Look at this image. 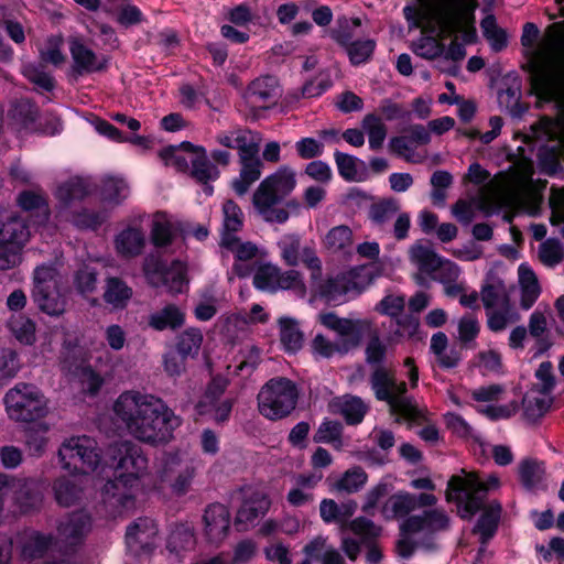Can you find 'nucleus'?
Returning a JSON list of instances; mask_svg holds the SVG:
<instances>
[{
  "label": "nucleus",
  "instance_id": "nucleus-39",
  "mask_svg": "<svg viewBox=\"0 0 564 564\" xmlns=\"http://www.w3.org/2000/svg\"><path fill=\"white\" fill-rule=\"evenodd\" d=\"M34 302L39 308L53 316L64 313L66 306V297L59 285L45 291H33Z\"/></svg>",
  "mask_w": 564,
  "mask_h": 564
},
{
  "label": "nucleus",
  "instance_id": "nucleus-44",
  "mask_svg": "<svg viewBox=\"0 0 564 564\" xmlns=\"http://www.w3.org/2000/svg\"><path fill=\"white\" fill-rule=\"evenodd\" d=\"M50 424L42 420L25 432V447L33 457H42L46 452L50 438Z\"/></svg>",
  "mask_w": 564,
  "mask_h": 564
},
{
  "label": "nucleus",
  "instance_id": "nucleus-22",
  "mask_svg": "<svg viewBox=\"0 0 564 564\" xmlns=\"http://www.w3.org/2000/svg\"><path fill=\"white\" fill-rule=\"evenodd\" d=\"M158 528L150 518H139L127 529L126 544L134 556L150 553L155 543Z\"/></svg>",
  "mask_w": 564,
  "mask_h": 564
},
{
  "label": "nucleus",
  "instance_id": "nucleus-12",
  "mask_svg": "<svg viewBox=\"0 0 564 564\" xmlns=\"http://www.w3.org/2000/svg\"><path fill=\"white\" fill-rule=\"evenodd\" d=\"M29 238V227L21 217L13 212H0V270L20 263L21 251Z\"/></svg>",
  "mask_w": 564,
  "mask_h": 564
},
{
  "label": "nucleus",
  "instance_id": "nucleus-1",
  "mask_svg": "<svg viewBox=\"0 0 564 564\" xmlns=\"http://www.w3.org/2000/svg\"><path fill=\"white\" fill-rule=\"evenodd\" d=\"M112 411L129 435L154 446L169 443L181 425V419L161 398L139 390L122 392Z\"/></svg>",
  "mask_w": 564,
  "mask_h": 564
},
{
  "label": "nucleus",
  "instance_id": "nucleus-7",
  "mask_svg": "<svg viewBox=\"0 0 564 564\" xmlns=\"http://www.w3.org/2000/svg\"><path fill=\"white\" fill-rule=\"evenodd\" d=\"M318 321L340 337V344H335L323 335L314 337L312 341L313 351L323 358H330L336 352L344 354L358 347L364 337L370 334L372 329V323L369 319L343 318L332 312L319 314Z\"/></svg>",
  "mask_w": 564,
  "mask_h": 564
},
{
  "label": "nucleus",
  "instance_id": "nucleus-48",
  "mask_svg": "<svg viewBox=\"0 0 564 564\" xmlns=\"http://www.w3.org/2000/svg\"><path fill=\"white\" fill-rule=\"evenodd\" d=\"M223 230L220 240L226 236L237 237V232L242 229L243 226V213L241 208L231 199L226 200L223 204Z\"/></svg>",
  "mask_w": 564,
  "mask_h": 564
},
{
  "label": "nucleus",
  "instance_id": "nucleus-24",
  "mask_svg": "<svg viewBox=\"0 0 564 564\" xmlns=\"http://www.w3.org/2000/svg\"><path fill=\"white\" fill-rule=\"evenodd\" d=\"M69 52L73 58V72L83 76L85 74H91L100 72L106 68L107 61L104 56L97 55L91 48H89L83 37L70 36L68 39Z\"/></svg>",
  "mask_w": 564,
  "mask_h": 564
},
{
  "label": "nucleus",
  "instance_id": "nucleus-53",
  "mask_svg": "<svg viewBox=\"0 0 564 564\" xmlns=\"http://www.w3.org/2000/svg\"><path fill=\"white\" fill-rule=\"evenodd\" d=\"M400 212V205L394 199H386L373 204L369 210V218L372 224L382 231H387V225Z\"/></svg>",
  "mask_w": 564,
  "mask_h": 564
},
{
  "label": "nucleus",
  "instance_id": "nucleus-60",
  "mask_svg": "<svg viewBox=\"0 0 564 564\" xmlns=\"http://www.w3.org/2000/svg\"><path fill=\"white\" fill-rule=\"evenodd\" d=\"M547 393L541 392L539 395H527L523 400L524 415L530 421H536L543 416L552 404V399L546 395Z\"/></svg>",
  "mask_w": 564,
  "mask_h": 564
},
{
  "label": "nucleus",
  "instance_id": "nucleus-15",
  "mask_svg": "<svg viewBox=\"0 0 564 564\" xmlns=\"http://www.w3.org/2000/svg\"><path fill=\"white\" fill-rule=\"evenodd\" d=\"M241 506L236 514V525L239 530H247L263 517L271 505L265 491L257 486H243L239 489Z\"/></svg>",
  "mask_w": 564,
  "mask_h": 564
},
{
  "label": "nucleus",
  "instance_id": "nucleus-36",
  "mask_svg": "<svg viewBox=\"0 0 564 564\" xmlns=\"http://www.w3.org/2000/svg\"><path fill=\"white\" fill-rule=\"evenodd\" d=\"M145 246V235L139 227H128L121 230L116 239L117 252L124 258H134L142 253Z\"/></svg>",
  "mask_w": 564,
  "mask_h": 564
},
{
  "label": "nucleus",
  "instance_id": "nucleus-11",
  "mask_svg": "<svg viewBox=\"0 0 564 564\" xmlns=\"http://www.w3.org/2000/svg\"><path fill=\"white\" fill-rule=\"evenodd\" d=\"M63 469L70 474H89L101 462V449L95 438L77 435L65 438L57 452Z\"/></svg>",
  "mask_w": 564,
  "mask_h": 564
},
{
  "label": "nucleus",
  "instance_id": "nucleus-23",
  "mask_svg": "<svg viewBox=\"0 0 564 564\" xmlns=\"http://www.w3.org/2000/svg\"><path fill=\"white\" fill-rule=\"evenodd\" d=\"M449 527V518L442 509H431L422 514H414L400 523V531L404 535L419 533L433 534Z\"/></svg>",
  "mask_w": 564,
  "mask_h": 564
},
{
  "label": "nucleus",
  "instance_id": "nucleus-55",
  "mask_svg": "<svg viewBox=\"0 0 564 564\" xmlns=\"http://www.w3.org/2000/svg\"><path fill=\"white\" fill-rule=\"evenodd\" d=\"M519 476L525 488L538 489L544 477L543 464L533 459H524L519 465Z\"/></svg>",
  "mask_w": 564,
  "mask_h": 564
},
{
  "label": "nucleus",
  "instance_id": "nucleus-47",
  "mask_svg": "<svg viewBox=\"0 0 564 564\" xmlns=\"http://www.w3.org/2000/svg\"><path fill=\"white\" fill-rule=\"evenodd\" d=\"M519 282L521 285V306L529 310L540 295V286L535 273L525 264L519 267Z\"/></svg>",
  "mask_w": 564,
  "mask_h": 564
},
{
  "label": "nucleus",
  "instance_id": "nucleus-42",
  "mask_svg": "<svg viewBox=\"0 0 564 564\" xmlns=\"http://www.w3.org/2000/svg\"><path fill=\"white\" fill-rule=\"evenodd\" d=\"M18 205L25 212H35L41 219L39 224L45 223L50 216L47 198L40 188L23 191L17 198Z\"/></svg>",
  "mask_w": 564,
  "mask_h": 564
},
{
  "label": "nucleus",
  "instance_id": "nucleus-51",
  "mask_svg": "<svg viewBox=\"0 0 564 564\" xmlns=\"http://www.w3.org/2000/svg\"><path fill=\"white\" fill-rule=\"evenodd\" d=\"M280 340L286 351H296L302 347L303 333L295 319L282 317L279 319Z\"/></svg>",
  "mask_w": 564,
  "mask_h": 564
},
{
  "label": "nucleus",
  "instance_id": "nucleus-59",
  "mask_svg": "<svg viewBox=\"0 0 564 564\" xmlns=\"http://www.w3.org/2000/svg\"><path fill=\"white\" fill-rule=\"evenodd\" d=\"M367 474L361 467H354L344 473L337 480L336 489L345 492H357L367 482Z\"/></svg>",
  "mask_w": 564,
  "mask_h": 564
},
{
  "label": "nucleus",
  "instance_id": "nucleus-3",
  "mask_svg": "<svg viewBox=\"0 0 564 564\" xmlns=\"http://www.w3.org/2000/svg\"><path fill=\"white\" fill-rule=\"evenodd\" d=\"M530 83L540 101L555 102L564 110V33L551 25L533 50Z\"/></svg>",
  "mask_w": 564,
  "mask_h": 564
},
{
  "label": "nucleus",
  "instance_id": "nucleus-8",
  "mask_svg": "<svg viewBox=\"0 0 564 564\" xmlns=\"http://www.w3.org/2000/svg\"><path fill=\"white\" fill-rule=\"evenodd\" d=\"M8 417L17 423H36L50 414V400L31 382H17L3 395Z\"/></svg>",
  "mask_w": 564,
  "mask_h": 564
},
{
  "label": "nucleus",
  "instance_id": "nucleus-10",
  "mask_svg": "<svg viewBox=\"0 0 564 564\" xmlns=\"http://www.w3.org/2000/svg\"><path fill=\"white\" fill-rule=\"evenodd\" d=\"M257 400L260 414L268 420L278 421L289 416L295 410L299 389L291 379L272 378L262 386Z\"/></svg>",
  "mask_w": 564,
  "mask_h": 564
},
{
  "label": "nucleus",
  "instance_id": "nucleus-40",
  "mask_svg": "<svg viewBox=\"0 0 564 564\" xmlns=\"http://www.w3.org/2000/svg\"><path fill=\"white\" fill-rule=\"evenodd\" d=\"M409 259L420 272L429 275L440 264L441 257L427 242L416 241L409 249Z\"/></svg>",
  "mask_w": 564,
  "mask_h": 564
},
{
  "label": "nucleus",
  "instance_id": "nucleus-58",
  "mask_svg": "<svg viewBox=\"0 0 564 564\" xmlns=\"http://www.w3.org/2000/svg\"><path fill=\"white\" fill-rule=\"evenodd\" d=\"M458 340L466 347L474 348L475 340L480 333V324L476 316L466 314L462 316L457 325Z\"/></svg>",
  "mask_w": 564,
  "mask_h": 564
},
{
  "label": "nucleus",
  "instance_id": "nucleus-64",
  "mask_svg": "<svg viewBox=\"0 0 564 564\" xmlns=\"http://www.w3.org/2000/svg\"><path fill=\"white\" fill-rule=\"evenodd\" d=\"M195 544V538L193 530L184 524L177 525L171 533L167 547L172 552L178 553L193 547Z\"/></svg>",
  "mask_w": 564,
  "mask_h": 564
},
{
  "label": "nucleus",
  "instance_id": "nucleus-45",
  "mask_svg": "<svg viewBox=\"0 0 564 564\" xmlns=\"http://www.w3.org/2000/svg\"><path fill=\"white\" fill-rule=\"evenodd\" d=\"M177 228L164 213L154 215L151 227V241L158 247H166L172 243Z\"/></svg>",
  "mask_w": 564,
  "mask_h": 564
},
{
  "label": "nucleus",
  "instance_id": "nucleus-35",
  "mask_svg": "<svg viewBox=\"0 0 564 564\" xmlns=\"http://www.w3.org/2000/svg\"><path fill=\"white\" fill-rule=\"evenodd\" d=\"M185 323L184 311L175 304H167L159 311L153 312L148 317V325L158 332L165 329L175 330Z\"/></svg>",
  "mask_w": 564,
  "mask_h": 564
},
{
  "label": "nucleus",
  "instance_id": "nucleus-2",
  "mask_svg": "<svg viewBox=\"0 0 564 564\" xmlns=\"http://www.w3.org/2000/svg\"><path fill=\"white\" fill-rule=\"evenodd\" d=\"M499 487L500 479L497 475L490 474L481 478L478 473L465 469H462L460 474L453 475L447 482L446 500L456 506L457 514L463 520H471L482 510L473 530L479 535L481 544H487L498 530L502 506L498 500L485 503V499L488 492Z\"/></svg>",
  "mask_w": 564,
  "mask_h": 564
},
{
  "label": "nucleus",
  "instance_id": "nucleus-61",
  "mask_svg": "<svg viewBox=\"0 0 564 564\" xmlns=\"http://www.w3.org/2000/svg\"><path fill=\"white\" fill-rule=\"evenodd\" d=\"M54 492L58 505L69 507L79 499L80 489L73 480L62 477L55 481Z\"/></svg>",
  "mask_w": 564,
  "mask_h": 564
},
{
  "label": "nucleus",
  "instance_id": "nucleus-6",
  "mask_svg": "<svg viewBox=\"0 0 564 564\" xmlns=\"http://www.w3.org/2000/svg\"><path fill=\"white\" fill-rule=\"evenodd\" d=\"M296 186L295 171L289 165L280 166L264 177L252 196V203L259 215L268 223L284 224L289 212L276 205L288 197Z\"/></svg>",
  "mask_w": 564,
  "mask_h": 564
},
{
  "label": "nucleus",
  "instance_id": "nucleus-19",
  "mask_svg": "<svg viewBox=\"0 0 564 564\" xmlns=\"http://www.w3.org/2000/svg\"><path fill=\"white\" fill-rule=\"evenodd\" d=\"M196 475V468L192 463L182 462L176 455H169L160 470V482L169 484L173 494L185 495Z\"/></svg>",
  "mask_w": 564,
  "mask_h": 564
},
{
  "label": "nucleus",
  "instance_id": "nucleus-62",
  "mask_svg": "<svg viewBox=\"0 0 564 564\" xmlns=\"http://www.w3.org/2000/svg\"><path fill=\"white\" fill-rule=\"evenodd\" d=\"M63 37L61 35H51L44 43V46L40 50L41 59L45 63L58 66L65 62V55L63 53Z\"/></svg>",
  "mask_w": 564,
  "mask_h": 564
},
{
  "label": "nucleus",
  "instance_id": "nucleus-50",
  "mask_svg": "<svg viewBox=\"0 0 564 564\" xmlns=\"http://www.w3.org/2000/svg\"><path fill=\"white\" fill-rule=\"evenodd\" d=\"M335 163L339 175L347 182H361L364 180L359 167H364L365 163L354 155L335 151Z\"/></svg>",
  "mask_w": 564,
  "mask_h": 564
},
{
  "label": "nucleus",
  "instance_id": "nucleus-28",
  "mask_svg": "<svg viewBox=\"0 0 564 564\" xmlns=\"http://www.w3.org/2000/svg\"><path fill=\"white\" fill-rule=\"evenodd\" d=\"M93 191L90 181L82 176H73L62 182L54 192L57 200V212L73 209L75 203L85 199Z\"/></svg>",
  "mask_w": 564,
  "mask_h": 564
},
{
  "label": "nucleus",
  "instance_id": "nucleus-54",
  "mask_svg": "<svg viewBox=\"0 0 564 564\" xmlns=\"http://www.w3.org/2000/svg\"><path fill=\"white\" fill-rule=\"evenodd\" d=\"M361 128L368 135L369 148L371 150L381 149L387 137V127L382 119L377 115L369 113L362 119Z\"/></svg>",
  "mask_w": 564,
  "mask_h": 564
},
{
  "label": "nucleus",
  "instance_id": "nucleus-5",
  "mask_svg": "<svg viewBox=\"0 0 564 564\" xmlns=\"http://www.w3.org/2000/svg\"><path fill=\"white\" fill-rule=\"evenodd\" d=\"M386 354V344L378 336H373L366 347L367 362L376 366L370 376L371 389L378 400L388 402L394 414L414 421L420 416V411L412 400L405 397V382H398L394 372L381 366Z\"/></svg>",
  "mask_w": 564,
  "mask_h": 564
},
{
  "label": "nucleus",
  "instance_id": "nucleus-14",
  "mask_svg": "<svg viewBox=\"0 0 564 564\" xmlns=\"http://www.w3.org/2000/svg\"><path fill=\"white\" fill-rule=\"evenodd\" d=\"M253 285L256 289L267 292H276L278 290H304V283L300 272L289 270L282 272L281 269L270 262L259 264L254 268Z\"/></svg>",
  "mask_w": 564,
  "mask_h": 564
},
{
  "label": "nucleus",
  "instance_id": "nucleus-18",
  "mask_svg": "<svg viewBox=\"0 0 564 564\" xmlns=\"http://www.w3.org/2000/svg\"><path fill=\"white\" fill-rule=\"evenodd\" d=\"M181 147L193 155L191 159V176L203 185V191L207 196L213 195L214 187L210 183L219 178V169L210 161L204 147L194 145L191 142H182Z\"/></svg>",
  "mask_w": 564,
  "mask_h": 564
},
{
  "label": "nucleus",
  "instance_id": "nucleus-30",
  "mask_svg": "<svg viewBox=\"0 0 564 564\" xmlns=\"http://www.w3.org/2000/svg\"><path fill=\"white\" fill-rule=\"evenodd\" d=\"M279 83L273 76H261L252 80L245 93V98L254 108H268L279 97Z\"/></svg>",
  "mask_w": 564,
  "mask_h": 564
},
{
  "label": "nucleus",
  "instance_id": "nucleus-56",
  "mask_svg": "<svg viewBox=\"0 0 564 564\" xmlns=\"http://www.w3.org/2000/svg\"><path fill=\"white\" fill-rule=\"evenodd\" d=\"M376 46V41L371 39L354 41L346 47L349 62L355 66L369 62L373 55Z\"/></svg>",
  "mask_w": 564,
  "mask_h": 564
},
{
  "label": "nucleus",
  "instance_id": "nucleus-52",
  "mask_svg": "<svg viewBox=\"0 0 564 564\" xmlns=\"http://www.w3.org/2000/svg\"><path fill=\"white\" fill-rule=\"evenodd\" d=\"M337 405L339 413L350 425L359 424L368 411V405L360 398L352 395L344 397Z\"/></svg>",
  "mask_w": 564,
  "mask_h": 564
},
{
  "label": "nucleus",
  "instance_id": "nucleus-33",
  "mask_svg": "<svg viewBox=\"0 0 564 564\" xmlns=\"http://www.w3.org/2000/svg\"><path fill=\"white\" fill-rule=\"evenodd\" d=\"M323 245L330 253L349 257L355 249L354 231L347 225L335 226L324 236Z\"/></svg>",
  "mask_w": 564,
  "mask_h": 564
},
{
  "label": "nucleus",
  "instance_id": "nucleus-13",
  "mask_svg": "<svg viewBox=\"0 0 564 564\" xmlns=\"http://www.w3.org/2000/svg\"><path fill=\"white\" fill-rule=\"evenodd\" d=\"M532 182V170L523 166L511 173H500L485 184L480 191L484 202L498 206L519 199L528 192Z\"/></svg>",
  "mask_w": 564,
  "mask_h": 564
},
{
  "label": "nucleus",
  "instance_id": "nucleus-41",
  "mask_svg": "<svg viewBox=\"0 0 564 564\" xmlns=\"http://www.w3.org/2000/svg\"><path fill=\"white\" fill-rule=\"evenodd\" d=\"M486 317L487 327L492 333H501L521 319V315L511 303L486 311Z\"/></svg>",
  "mask_w": 564,
  "mask_h": 564
},
{
  "label": "nucleus",
  "instance_id": "nucleus-26",
  "mask_svg": "<svg viewBox=\"0 0 564 564\" xmlns=\"http://www.w3.org/2000/svg\"><path fill=\"white\" fill-rule=\"evenodd\" d=\"M278 247L282 260L288 265H297L300 258L302 257V261L307 265V268L313 270L321 269V260L315 254V251L307 247L301 249V237L299 235L286 234L282 236L278 241Z\"/></svg>",
  "mask_w": 564,
  "mask_h": 564
},
{
  "label": "nucleus",
  "instance_id": "nucleus-4",
  "mask_svg": "<svg viewBox=\"0 0 564 564\" xmlns=\"http://www.w3.org/2000/svg\"><path fill=\"white\" fill-rule=\"evenodd\" d=\"M118 477L105 484L104 502L112 508L113 516H121L134 507L135 494L148 475V458L142 448L131 441H121L110 447Z\"/></svg>",
  "mask_w": 564,
  "mask_h": 564
},
{
  "label": "nucleus",
  "instance_id": "nucleus-43",
  "mask_svg": "<svg viewBox=\"0 0 564 564\" xmlns=\"http://www.w3.org/2000/svg\"><path fill=\"white\" fill-rule=\"evenodd\" d=\"M130 194L128 183L122 177L106 176L101 181V200L111 206L120 205Z\"/></svg>",
  "mask_w": 564,
  "mask_h": 564
},
{
  "label": "nucleus",
  "instance_id": "nucleus-27",
  "mask_svg": "<svg viewBox=\"0 0 564 564\" xmlns=\"http://www.w3.org/2000/svg\"><path fill=\"white\" fill-rule=\"evenodd\" d=\"M357 273L355 270L336 275L328 279L321 285V295L327 302L343 303L351 296L361 293L362 288L356 281Z\"/></svg>",
  "mask_w": 564,
  "mask_h": 564
},
{
  "label": "nucleus",
  "instance_id": "nucleus-57",
  "mask_svg": "<svg viewBox=\"0 0 564 564\" xmlns=\"http://www.w3.org/2000/svg\"><path fill=\"white\" fill-rule=\"evenodd\" d=\"M481 301L486 311L510 304L509 295L501 282L485 285L481 289Z\"/></svg>",
  "mask_w": 564,
  "mask_h": 564
},
{
  "label": "nucleus",
  "instance_id": "nucleus-9",
  "mask_svg": "<svg viewBox=\"0 0 564 564\" xmlns=\"http://www.w3.org/2000/svg\"><path fill=\"white\" fill-rule=\"evenodd\" d=\"M419 6H405L403 15L410 28H424L435 21L442 31L455 33L462 26L463 0H417Z\"/></svg>",
  "mask_w": 564,
  "mask_h": 564
},
{
  "label": "nucleus",
  "instance_id": "nucleus-16",
  "mask_svg": "<svg viewBox=\"0 0 564 564\" xmlns=\"http://www.w3.org/2000/svg\"><path fill=\"white\" fill-rule=\"evenodd\" d=\"M220 247L234 254L235 262L231 270L239 278L249 276L254 271L257 260L264 256L256 243L241 241L238 237L226 236L220 240Z\"/></svg>",
  "mask_w": 564,
  "mask_h": 564
},
{
  "label": "nucleus",
  "instance_id": "nucleus-17",
  "mask_svg": "<svg viewBox=\"0 0 564 564\" xmlns=\"http://www.w3.org/2000/svg\"><path fill=\"white\" fill-rule=\"evenodd\" d=\"M437 502V498L433 494L422 492L413 495L401 491L392 495L383 505L381 514L386 520H394L410 516L412 511L422 507H433Z\"/></svg>",
  "mask_w": 564,
  "mask_h": 564
},
{
  "label": "nucleus",
  "instance_id": "nucleus-46",
  "mask_svg": "<svg viewBox=\"0 0 564 564\" xmlns=\"http://www.w3.org/2000/svg\"><path fill=\"white\" fill-rule=\"evenodd\" d=\"M132 296V289L119 278H109L106 281L104 300L113 308H123Z\"/></svg>",
  "mask_w": 564,
  "mask_h": 564
},
{
  "label": "nucleus",
  "instance_id": "nucleus-63",
  "mask_svg": "<svg viewBox=\"0 0 564 564\" xmlns=\"http://www.w3.org/2000/svg\"><path fill=\"white\" fill-rule=\"evenodd\" d=\"M22 74L31 83H33L43 90L51 91L55 87L54 78L44 70V67L42 65L28 63L23 65Z\"/></svg>",
  "mask_w": 564,
  "mask_h": 564
},
{
  "label": "nucleus",
  "instance_id": "nucleus-31",
  "mask_svg": "<svg viewBox=\"0 0 564 564\" xmlns=\"http://www.w3.org/2000/svg\"><path fill=\"white\" fill-rule=\"evenodd\" d=\"M54 544L51 534L39 531L25 532L20 540V558L23 562H31L43 558Z\"/></svg>",
  "mask_w": 564,
  "mask_h": 564
},
{
  "label": "nucleus",
  "instance_id": "nucleus-38",
  "mask_svg": "<svg viewBox=\"0 0 564 564\" xmlns=\"http://www.w3.org/2000/svg\"><path fill=\"white\" fill-rule=\"evenodd\" d=\"M14 124L26 132L36 131V119L39 117V108L29 99H20L12 104L9 111Z\"/></svg>",
  "mask_w": 564,
  "mask_h": 564
},
{
  "label": "nucleus",
  "instance_id": "nucleus-21",
  "mask_svg": "<svg viewBox=\"0 0 564 564\" xmlns=\"http://www.w3.org/2000/svg\"><path fill=\"white\" fill-rule=\"evenodd\" d=\"M260 143L257 142L246 152L239 153V175L231 182L232 189L239 196L245 195L262 175L263 163L259 158Z\"/></svg>",
  "mask_w": 564,
  "mask_h": 564
},
{
  "label": "nucleus",
  "instance_id": "nucleus-29",
  "mask_svg": "<svg viewBox=\"0 0 564 564\" xmlns=\"http://www.w3.org/2000/svg\"><path fill=\"white\" fill-rule=\"evenodd\" d=\"M204 530L212 543H220L228 535L230 528V513L226 506L212 503L206 507L204 516Z\"/></svg>",
  "mask_w": 564,
  "mask_h": 564
},
{
  "label": "nucleus",
  "instance_id": "nucleus-20",
  "mask_svg": "<svg viewBox=\"0 0 564 564\" xmlns=\"http://www.w3.org/2000/svg\"><path fill=\"white\" fill-rule=\"evenodd\" d=\"M143 270L147 276L154 283V279L162 282L172 294L182 293L187 284L186 267L181 261H173L169 269H165L163 262L148 257L144 260Z\"/></svg>",
  "mask_w": 564,
  "mask_h": 564
},
{
  "label": "nucleus",
  "instance_id": "nucleus-37",
  "mask_svg": "<svg viewBox=\"0 0 564 564\" xmlns=\"http://www.w3.org/2000/svg\"><path fill=\"white\" fill-rule=\"evenodd\" d=\"M261 135L258 132L247 128H236L228 131L219 132L216 135V142L227 149H237L238 154L246 152L247 149L261 142Z\"/></svg>",
  "mask_w": 564,
  "mask_h": 564
},
{
  "label": "nucleus",
  "instance_id": "nucleus-25",
  "mask_svg": "<svg viewBox=\"0 0 564 564\" xmlns=\"http://www.w3.org/2000/svg\"><path fill=\"white\" fill-rule=\"evenodd\" d=\"M339 509V528L340 532L344 534L346 530L351 531L354 534L358 535L362 542H368L381 533V528L376 525L373 521L365 518L358 517L351 521L349 518L354 516L357 510V503L355 501H346L338 505Z\"/></svg>",
  "mask_w": 564,
  "mask_h": 564
},
{
  "label": "nucleus",
  "instance_id": "nucleus-32",
  "mask_svg": "<svg viewBox=\"0 0 564 564\" xmlns=\"http://www.w3.org/2000/svg\"><path fill=\"white\" fill-rule=\"evenodd\" d=\"M108 216L106 209L80 208L79 210L56 212L59 221H67L82 229H96L107 220Z\"/></svg>",
  "mask_w": 564,
  "mask_h": 564
},
{
  "label": "nucleus",
  "instance_id": "nucleus-34",
  "mask_svg": "<svg viewBox=\"0 0 564 564\" xmlns=\"http://www.w3.org/2000/svg\"><path fill=\"white\" fill-rule=\"evenodd\" d=\"M90 528V517L84 511H78L72 513L67 519L59 523L58 534L65 543L75 545L83 539Z\"/></svg>",
  "mask_w": 564,
  "mask_h": 564
},
{
  "label": "nucleus",
  "instance_id": "nucleus-49",
  "mask_svg": "<svg viewBox=\"0 0 564 564\" xmlns=\"http://www.w3.org/2000/svg\"><path fill=\"white\" fill-rule=\"evenodd\" d=\"M7 326L21 344L31 345L35 341V324L25 315L13 313L7 322Z\"/></svg>",
  "mask_w": 564,
  "mask_h": 564
}]
</instances>
